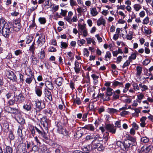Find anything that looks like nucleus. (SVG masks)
Listing matches in <instances>:
<instances>
[{"label": "nucleus", "instance_id": "53", "mask_svg": "<svg viewBox=\"0 0 153 153\" xmlns=\"http://www.w3.org/2000/svg\"><path fill=\"white\" fill-rule=\"evenodd\" d=\"M83 53L84 55L86 56L87 57H88L89 55V52L88 50L86 48L83 49Z\"/></svg>", "mask_w": 153, "mask_h": 153}, {"label": "nucleus", "instance_id": "60", "mask_svg": "<svg viewBox=\"0 0 153 153\" xmlns=\"http://www.w3.org/2000/svg\"><path fill=\"white\" fill-rule=\"evenodd\" d=\"M115 127L120 128L121 127L120 121H117L115 123Z\"/></svg>", "mask_w": 153, "mask_h": 153}, {"label": "nucleus", "instance_id": "63", "mask_svg": "<svg viewBox=\"0 0 153 153\" xmlns=\"http://www.w3.org/2000/svg\"><path fill=\"white\" fill-rule=\"evenodd\" d=\"M22 53V52L20 50H17L15 51V54L16 56H18Z\"/></svg>", "mask_w": 153, "mask_h": 153}, {"label": "nucleus", "instance_id": "15", "mask_svg": "<svg viewBox=\"0 0 153 153\" xmlns=\"http://www.w3.org/2000/svg\"><path fill=\"white\" fill-rule=\"evenodd\" d=\"M45 85L46 87L48 89L50 90H53L54 88L53 84L52 82L50 81H47L45 82Z\"/></svg>", "mask_w": 153, "mask_h": 153}, {"label": "nucleus", "instance_id": "38", "mask_svg": "<svg viewBox=\"0 0 153 153\" xmlns=\"http://www.w3.org/2000/svg\"><path fill=\"white\" fill-rule=\"evenodd\" d=\"M91 14L93 16H95L98 14V12L97 11L96 8H93L91 10Z\"/></svg>", "mask_w": 153, "mask_h": 153}, {"label": "nucleus", "instance_id": "25", "mask_svg": "<svg viewBox=\"0 0 153 153\" xmlns=\"http://www.w3.org/2000/svg\"><path fill=\"white\" fill-rule=\"evenodd\" d=\"M98 97L101 98L104 101H108V98L107 97L105 94L104 93L99 94L97 96Z\"/></svg>", "mask_w": 153, "mask_h": 153}, {"label": "nucleus", "instance_id": "8", "mask_svg": "<svg viewBox=\"0 0 153 153\" xmlns=\"http://www.w3.org/2000/svg\"><path fill=\"white\" fill-rule=\"evenodd\" d=\"M93 149H97L99 151H101L104 149V147L102 144L98 143H97L92 144Z\"/></svg>", "mask_w": 153, "mask_h": 153}, {"label": "nucleus", "instance_id": "61", "mask_svg": "<svg viewBox=\"0 0 153 153\" xmlns=\"http://www.w3.org/2000/svg\"><path fill=\"white\" fill-rule=\"evenodd\" d=\"M20 20L19 19H18L14 20L13 23V25L14 24L16 25H21L20 24Z\"/></svg>", "mask_w": 153, "mask_h": 153}, {"label": "nucleus", "instance_id": "16", "mask_svg": "<svg viewBox=\"0 0 153 153\" xmlns=\"http://www.w3.org/2000/svg\"><path fill=\"white\" fill-rule=\"evenodd\" d=\"M20 113L19 108L18 105H17V107H13L12 108L11 114H18Z\"/></svg>", "mask_w": 153, "mask_h": 153}, {"label": "nucleus", "instance_id": "48", "mask_svg": "<svg viewBox=\"0 0 153 153\" xmlns=\"http://www.w3.org/2000/svg\"><path fill=\"white\" fill-rule=\"evenodd\" d=\"M40 149L41 151L44 153H46L48 152V149L45 145H43L41 147Z\"/></svg>", "mask_w": 153, "mask_h": 153}, {"label": "nucleus", "instance_id": "23", "mask_svg": "<svg viewBox=\"0 0 153 153\" xmlns=\"http://www.w3.org/2000/svg\"><path fill=\"white\" fill-rule=\"evenodd\" d=\"M63 80V79L62 78H58L55 80V82L58 86H60L61 85Z\"/></svg>", "mask_w": 153, "mask_h": 153}, {"label": "nucleus", "instance_id": "10", "mask_svg": "<svg viewBox=\"0 0 153 153\" xmlns=\"http://www.w3.org/2000/svg\"><path fill=\"white\" fill-rule=\"evenodd\" d=\"M113 89L107 87L106 89V92L105 94L107 97L108 98V101L110 100V97L113 94Z\"/></svg>", "mask_w": 153, "mask_h": 153}, {"label": "nucleus", "instance_id": "62", "mask_svg": "<svg viewBox=\"0 0 153 153\" xmlns=\"http://www.w3.org/2000/svg\"><path fill=\"white\" fill-rule=\"evenodd\" d=\"M118 110L113 108H110L109 112L111 113H116L117 112Z\"/></svg>", "mask_w": 153, "mask_h": 153}, {"label": "nucleus", "instance_id": "47", "mask_svg": "<svg viewBox=\"0 0 153 153\" xmlns=\"http://www.w3.org/2000/svg\"><path fill=\"white\" fill-rule=\"evenodd\" d=\"M23 108L26 110L28 111H30L31 109V106L30 105H24L23 106Z\"/></svg>", "mask_w": 153, "mask_h": 153}, {"label": "nucleus", "instance_id": "52", "mask_svg": "<svg viewBox=\"0 0 153 153\" xmlns=\"http://www.w3.org/2000/svg\"><path fill=\"white\" fill-rule=\"evenodd\" d=\"M33 80L32 77H28L25 80L26 82L28 84H30L31 83Z\"/></svg>", "mask_w": 153, "mask_h": 153}, {"label": "nucleus", "instance_id": "50", "mask_svg": "<svg viewBox=\"0 0 153 153\" xmlns=\"http://www.w3.org/2000/svg\"><path fill=\"white\" fill-rule=\"evenodd\" d=\"M141 141L144 143H147L149 141V139L146 137H143L141 138Z\"/></svg>", "mask_w": 153, "mask_h": 153}, {"label": "nucleus", "instance_id": "7", "mask_svg": "<svg viewBox=\"0 0 153 153\" xmlns=\"http://www.w3.org/2000/svg\"><path fill=\"white\" fill-rule=\"evenodd\" d=\"M35 104L36 107L39 111L45 108V103L43 102L41 104V101H40L39 100L35 101Z\"/></svg>", "mask_w": 153, "mask_h": 153}, {"label": "nucleus", "instance_id": "6", "mask_svg": "<svg viewBox=\"0 0 153 153\" xmlns=\"http://www.w3.org/2000/svg\"><path fill=\"white\" fill-rule=\"evenodd\" d=\"M126 137L127 139V140L131 143V147L135 146L137 145L136 139L134 137H133L129 135H127Z\"/></svg>", "mask_w": 153, "mask_h": 153}, {"label": "nucleus", "instance_id": "13", "mask_svg": "<svg viewBox=\"0 0 153 153\" xmlns=\"http://www.w3.org/2000/svg\"><path fill=\"white\" fill-rule=\"evenodd\" d=\"M45 53L44 51L42 49L38 53V56L39 59H44L45 57Z\"/></svg>", "mask_w": 153, "mask_h": 153}, {"label": "nucleus", "instance_id": "43", "mask_svg": "<svg viewBox=\"0 0 153 153\" xmlns=\"http://www.w3.org/2000/svg\"><path fill=\"white\" fill-rule=\"evenodd\" d=\"M12 108L10 107L9 106L7 105L4 107V109L6 112L8 113H11Z\"/></svg>", "mask_w": 153, "mask_h": 153}, {"label": "nucleus", "instance_id": "19", "mask_svg": "<svg viewBox=\"0 0 153 153\" xmlns=\"http://www.w3.org/2000/svg\"><path fill=\"white\" fill-rule=\"evenodd\" d=\"M117 86H119L120 87L124 88V85L123 83L122 82H119L117 81L114 82L112 85L113 87H116Z\"/></svg>", "mask_w": 153, "mask_h": 153}, {"label": "nucleus", "instance_id": "26", "mask_svg": "<svg viewBox=\"0 0 153 153\" xmlns=\"http://www.w3.org/2000/svg\"><path fill=\"white\" fill-rule=\"evenodd\" d=\"M35 91L36 94L38 96L40 97L41 96L42 91V89L39 88H35Z\"/></svg>", "mask_w": 153, "mask_h": 153}, {"label": "nucleus", "instance_id": "21", "mask_svg": "<svg viewBox=\"0 0 153 153\" xmlns=\"http://www.w3.org/2000/svg\"><path fill=\"white\" fill-rule=\"evenodd\" d=\"M122 144L123 145L125 150L128 149L130 147H131V143L127 140L125 141L123 143H122Z\"/></svg>", "mask_w": 153, "mask_h": 153}, {"label": "nucleus", "instance_id": "45", "mask_svg": "<svg viewBox=\"0 0 153 153\" xmlns=\"http://www.w3.org/2000/svg\"><path fill=\"white\" fill-rule=\"evenodd\" d=\"M108 136L109 133L108 132H106V133L104 134L103 135V139L106 142H107L108 139L109 138V137H108Z\"/></svg>", "mask_w": 153, "mask_h": 153}, {"label": "nucleus", "instance_id": "32", "mask_svg": "<svg viewBox=\"0 0 153 153\" xmlns=\"http://www.w3.org/2000/svg\"><path fill=\"white\" fill-rule=\"evenodd\" d=\"M139 86L141 88V90L143 91L146 90L148 89L147 86L144 84H143L141 83L139 84Z\"/></svg>", "mask_w": 153, "mask_h": 153}, {"label": "nucleus", "instance_id": "58", "mask_svg": "<svg viewBox=\"0 0 153 153\" xmlns=\"http://www.w3.org/2000/svg\"><path fill=\"white\" fill-rule=\"evenodd\" d=\"M129 62L127 60L124 63L123 65L122 66V68H124L125 67H127L130 65Z\"/></svg>", "mask_w": 153, "mask_h": 153}, {"label": "nucleus", "instance_id": "42", "mask_svg": "<svg viewBox=\"0 0 153 153\" xmlns=\"http://www.w3.org/2000/svg\"><path fill=\"white\" fill-rule=\"evenodd\" d=\"M33 37L32 36H28L26 38V43L29 44L32 41Z\"/></svg>", "mask_w": 153, "mask_h": 153}, {"label": "nucleus", "instance_id": "27", "mask_svg": "<svg viewBox=\"0 0 153 153\" xmlns=\"http://www.w3.org/2000/svg\"><path fill=\"white\" fill-rule=\"evenodd\" d=\"M32 62L33 65H36L37 64L38 60L34 56V54H32L31 56Z\"/></svg>", "mask_w": 153, "mask_h": 153}, {"label": "nucleus", "instance_id": "41", "mask_svg": "<svg viewBox=\"0 0 153 153\" xmlns=\"http://www.w3.org/2000/svg\"><path fill=\"white\" fill-rule=\"evenodd\" d=\"M74 103L78 105H79L81 104V101L79 98L77 97L75 99H74Z\"/></svg>", "mask_w": 153, "mask_h": 153}, {"label": "nucleus", "instance_id": "54", "mask_svg": "<svg viewBox=\"0 0 153 153\" xmlns=\"http://www.w3.org/2000/svg\"><path fill=\"white\" fill-rule=\"evenodd\" d=\"M9 137L10 140H13L14 138V136L11 131L9 132Z\"/></svg>", "mask_w": 153, "mask_h": 153}, {"label": "nucleus", "instance_id": "46", "mask_svg": "<svg viewBox=\"0 0 153 153\" xmlns=\"http://www.w3.org/2000/svg\"><path fill=\"white\" fill-rule=\"evenodd\" d=\"M69 2L70 5L72 7L77 5L76 2L75 0H70Z\"/></svg>", "mask_w": 153, "mask_h": 153}, {"label": "nucleus", "instance_id": "33", "mask_svg": "<svg viewBox=\"0 0 153 153\" xmlns=\"http://www.w3.org/2000/svg\"><path fill=\"white\" fill-rule=\"evenodd\" d=\"M15 102H16V100L15 97L14 96L12 99L9 100L7 101V103L9 105H13L14 104Z\"/></svg>", "mask_w": 153, "mask_h": 153}, {"label": "nucleus", "instance_id": "2", "mask_svg": "<svg viewBox=\"0 0 153 153\" xmlns=\"http://www.w3.org/2000/svg\"><path fill=\"white\" fill-rule=\"evenodd\" d=\"M35 129L36 132L38 133L39 134L41 135L42 137L46 139H48V137L47 136L46 134L42 127L39 126L38 128L35 127Z\"/></svg>", "mask_w": 153, "mask_h": 153}, {"label": "nucleus", "instance_id": "14", "mask_svg": "<svg viewBox=\"0 0 153 153\" xmlns=\"http://www.w3.org/2000/svg\"><path fill=\"white\" fill-rule=\"evenodd\" d=\"M78 7L77 8L76 10L78 13L81 14L82 12L85 13L87 11V7L85 6H83V8H82L78 5Z\"/></svg>", "mask_w": 153, "mask_h": 153}, {"label": "nucleus", "instance_id": "12", "mask_svg": "<svg viewBox=\"0 0 153 153\" xmlns=\"http://www.w3.org/2000/svg\"><path fill=\"white\" fill-rule=\"evenodd\" d=\"M93 149V145L91 144L84 146L83 148V150L84 152H89Z\"/></svg>", "mask_w": 153, "mask_h": 153}, {"label": "nucleus", "instance_id": "34", "mask_svg": "<svg viewBox=\"0 0 153 153\" xmlns=\"http://www.w3.org/2000/svg\"><path fill=\"white\" fill-rule=\"evenodd\" d=\"M22 128L19 127L17 130V133L18 135L22 139L23 134H22Z\"/></svg>", "mask_w": 153, "mask_h": 153}, {"label": "nucleus", "instance_id": "24", "mask_svg": "<svg viewBox=\"0 0 153 153\" xmlns=\"http://www.w3.org/2000/svg\"><path fill=\"white\" fill-rule=\"evenodd\" d=\"M147 119V118L146 117H142L140 120L141 123H140V126L143 127H145L146 124L145 121Z\"/></svg>", "mask_w": 153, "mask_h": 153}, {"label": "nucleus", "instance_id": "44", "mask_svg": "<svg viewBox=\"0 0 153 153\" xmlns=\"http://www.w3.org/2000/svg\"><path fill=\"white\" fill-rule=\"evenodd\" d=\"M39 21L40 23L42 24H45L46 22L45 18L44 17H40L39 19Z\"/></svg>", "mask_w": 153, "mask_h": 153}, {"label": "nucleus", "instance_id": "35", "mask_svg": "<svg viewBox=\"0 0 153 153\" xmlns=\"http://www.w3.org/2000/svg\"><path fill=\"white\" fill-rule=\"evenodd\" d=\"M133 7L136 11H138L142 7L139 4H137L134 5Z\"/></svg>", "mask_w": 153, "mask_h": 153}, {"label": "nucleus", "instance_id": "18", "mask_svg": "<svg viewBox=\"0 0 153 153\" xmlns=\"http://www.w3.org/2000/svg\"><path fill=\"white\" fill-rule=\"evenodd\" d=\"M105 24L106 22L105 19L101 18L99 19L97 21V25L98 26L103 25L104 26H105Z\"/></svg>", "mask_w": 153, "mask_h": 153}, {"label": "nucleus", "instance_id": "30", "mask_svg": "<svg viewBox=\"0 0 153 153\" xmlns=\"http://www.w3.org/2000/svg\"><path fill=\"white\" fill-rule=\"evenodd\" d=\"M22 27L21 25H16L14 24L13 26V28L14 30L16 32L19 31Z\"/></svg>", "mask_w": 153, "mask_h": 153}, {"label": "nucleus", "instance_id": "51", "mask_svg": "<svg viewBox=\"0 0 153 153\" xmlns=\"http://www.w3.org/2000/svg\"><path fill=\"white\" fill-rule=\"evenodd\" d=\"M85 41L84 39H82L81 40H78L77 43L80 46H81L83 44L85 43Z\"/></svg>", "mask_w": 153, "mask_h": 153}, {"label": "nucleus", "instance_id": "36", "mask_svg": "<svg viewBox=\"0 0 153 153\" xmlns=\"http://www.w3.org/2000/svg\"><path fill=\"white\" fill-rule=\"evenodd\" d=\"M35 42H34L31 45L30 47L29 50L32 53V54H35V47L34 46Z\"/></svg>", "mask_w": 153, "mask_h": 153}, {"label": "nucleus", "instance_id": "5", "mask_svg": "<svg viewBox=\"0 0 153 153\" xmlns=\"http://www.w3.org/2000/svg\"><path fill=\"white\" fill-rule=\"evenodd\" d=\"M16 102L17 104L22 103L25 100L24 96L22 94H20L18 96H14Z\"/></svg>", "mask_w": 153, "mask_h": 153}, {"label": "nucleus", "instance_id": "39", "mask_svg": "<svg viewBox=\"0 0 153 153\" xmlns=\"http://www.w3.org/2000/svg\"><path fill=\"white\" fill-rule=\"evenodd\" d=\"M136 69L137 71L136 74L138 76H140L142 73V68L140 66H137L136 68Z\"/></svg>", "mask_w": 153, "mask_h": 153}, {"label": "nucleus", "instance_id": "29", "mask_svg": "<svg viewBox=\"0 0 153 153\" xmlns=\"http://www.w3.org/2000/svg\"><path fill=\"white\" fill-rule=\"evenodd\" d=\"M132 85L133 86V88L134 90L138 91L140 90L139 86H138L137 83L132 81Z\"/></svg>", "mask_w": 153, "mask_h": 153}, {"label": "nucleus", "instance_id": "1", "mask_svg": "<svg viewBox=\"0 0 153 153\" xmlns=\"http://www.w3.org/2000/svg\"><path fill=\"white\" fill-rule=\"evenodd\" d=\"M12 25L10 22H6L3 19H0V32L5 38H8L12 31Z\"/></svg>", "mask_w": 153, "mask_h": 153}, {"label": "nucleus", "instance_id": "37", "mask_svg": "<svg viewBox=\"0 0 153 153\" xmlns=\"http://www.w3.org/2000/svg\"><path fill=\"white\" fill-rule=\"evenodd\" d=\"M111 57V53L109 51H107L106 52V54L105 56V60L108 61V60H110Z\"/></svg>", "mask_w": 153, "mask_h": 153}, {"label": "nucleus", "instance_id": "31", "mask_svg": "<svg viewBox=\"0 0 153 153\" xmlns=\"http://www.w3.org/2000/svg\"><path fill=\"white\" fill-rule=\"evenodd\" d=\"M131 86V84L129 83H127L125 85V87L123 89V93H126L128 90L129 88Z\"/></svg>", "mask_w": 153, "mask_h": 153}, {"label": "nucleus", "instance_id": "3", "mask_svg": "<svg viewBox=\"0 0 153 153\" xmlns=\"http://www.w3.org/2000/svg\"><path fill=\"white\" fill-rule=\"evenodd\" d=\"M45 35L43 34H40L36 42L38 46L40 47H41L45 43Z\"/></svg>", "mask_w": 153, "mask_h": 153}, {"label": "nucleus", "instance_id": "59", "mask_svg": "<svg viewBox=\"0 0 153 153\" xmlns=\"http://www.w3.org/2000/svg\"><path fill=\"white\" fill-rule=\"evenodd\" d=\"M123 59V57L121 56H119L117 58L116 62L119 64L121 61Z\"/></svg>", "mask_w": 153, "mask_h": 153}, {"label": "nucleus", "instance_id": "55", "mask_svg": "<svg viewBox=\"0 0 153 153\" xmlns=\"http://www.w3.org/2000/svg\"><path fill=\"white\" fill-rule=\"evenodd\" d=\"M3 128L5 130L8 129L9 124L7 122H5L4 123L3 125Z\"/></svg>", "mask_w": 153, "mask_h": 153}, {"label": "nucleus", "instance_id": "17", "mask_svg": "<svg viewBox=\"0 0 153 153\" xmlns=\"http://www.w3.org/2000/svg\"><path fill=\"white\" fill-rule=\"evenodd\" d=\"M25 73L26 75L28 76H30L32 75V72L29 67H26L25 68Z\"/></svg>", "mask_w": 153, "mask_h": 153}, {"label": "nucleus", "instance_id": "57", "mask_svg": "<svg viewBox=\"0 0 153 153\" xmlns=\"http://www.w3.org/2000/svg\"><path fill=\"white\" fill-rule=\"evenodd\" d=\"M82 134L81 131H77L76 133V137L78 138H80L82 136Z\"/></svg>", "mask_w": 153, "mask_h": 153}, {"label": "nucleus", "instance_id": "11", "mask_svg": "<svg viewBox=\"0 0 153 153\" xmlns=\"http://www.w3.org/2000/svg\"><path fill=\"white\" fill-rule=\"evenodd\" d=\"M7 77L10 80L16 81L17 78L14 74L12 71L8 72L7 74Z\"/></svg>", "mask_w": 153, "mask_h": 153}, {"label": "nucleus", "instance_id": "64", "mask_svg": "<svg viewBox=\"0 0 153 153\" xmlns=\"http://www.w3.org/2000/svg\"><path fill=\"white\" fill-rule=\"evenodd\" d=\"M56 51V49L53 47H50L49 49V51L51 52H55Z\"/></svg>", "mask_w": 153, "mask_h": 153}, {"label": "nucleus", "instance_id": "22", "mask_svg": "<svg viewBox=\"0 0 153 153\" xmlns=\"http://www.w3.org/2000/svg\"><path fill=\"white\" fill-rule=\"evenodd\" d=\"M82 128H85L86 129L92 131H93L94 129V126L91 124L86 125L85 126L82 127Z\"/></svg>", "mask_w": 153, "mask_h": 153}, {"label": "nucleus", "instance_id": "40", "mask_svg": "<svg viewBox=\"0 0 153 153\" xmlns=\"http://www.w3.org/2000/svg\"><path fill=\"white\" fill-rule=\"evenodd\" d=\"M85 25V24L82 25L81 24H79L78 25V27L79 28V30L82 31L86 29Z\"/></svg>", "mask_w": 153, "mask_h": 153}, {"label": "nucleus", "instance_id": "4", "mask_svg": "<svg viewBox=\"0 0 153 153\" xmlns=\"http://www.w3.org/2000/svg\"><path fill=\"white\" fill-rule=\"evenodd\" d=\"M105 128L108 131L112 134H115L116 132V128L113 125L111 124H106Z\"/></svg>", "mask_w": 153, "mask_h": 153}, {"label": "nucleus", "instance_id": "28", "mask_svg": "<svg viewBox=\"0 0 153 153\" xmlns=\"http://www.w3.org/2000/svg\"><path fill=\"white\" fill-rule=\"evenodd\" d=\"M26 145L25 144L22 145V148H19L17 150L16 153H25V149Z\"/></svg>", "mask_w": 153, "mask_h": 153}, {"label": "nucleus", "instance_id": "9", "mask_svg": "<svg viewBox=\"0 0 153 153\" xmlns=\"http://www.w3.org/2000/svg\"><path fill=\"white\" fill-rule=\"evenodd\" d=\"M44 93L45 97H46L50 101H52L53 98L51 93L48 89L45 88L44 90Z\"/></svg>", "mask_w": 153, "mask_h": 153}, {"label": "nucleus", "instance_id": "49", "mask_svg": "<svg viewBox=\"0 0 153 153\" xmlns=\"http://www.w3.org/2000/svg\"><path fill=\"white\" fill-rule=\"evenodd\" d=\"M6 150L7 153H12L13 149L11 147L9 146H7L6 147Z\"/></svg>", "mask_w": 153, "mask_h": 153}, {"label": "nucleus", "instance_id": "56", "mask_svg": "<svg viewBox=\"0 0 153 153\" xmlns=\"http://www.w3.org/2000/svg\"><path fill=\"white\" fill-rule=\"evenodd\" d=\"M61 48H66L68 46L67 44L65 42H61Z\"/></svg>", "mask_w": 153, "mask_h": 153}, {"label": "nucleus", "instance_id": "20", "mask_svg": "<svg viewBox=\"0 0 153 153\" xmlns=\"http://www.w3.org/2000/svg\"><path fill=\"white\" fill-rule=\"evenodd\" d=\"M59 131V133L62 134L64 136H66L67 137H69V136L68 135V131H67L65 129L63 128H61L60 129Z\"/></svg>", "mask_w": 153, "mask_h": 153}]
</instances>
